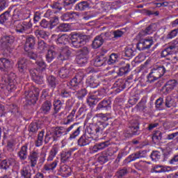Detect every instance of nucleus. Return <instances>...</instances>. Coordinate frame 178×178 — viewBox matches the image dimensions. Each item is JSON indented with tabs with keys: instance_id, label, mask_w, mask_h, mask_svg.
Returning a JSON list of instances; mask_svg holds the SVG:
<instances>
[{
	"instance_id": "nucleus-1",
	"label": "nucleus",
	"mask_w": 178,
	"mask_h": 178,
	"mask_svg": "<svg viewBox=\"0 0 178 178\" xmlns=\"http://www.w3.org/2000/svg\"><path fill=\"white\" fill-rule=\"evenodd\" d=\"M56 55H58L57 59L59 60H67L70 57V55H72V51H70L69 47L59 49V47L54 45L50 46L46 55L47 62L51 63V62L55 59V56H56Z\"/></svg>"
},
{
	"instance_id": "nucleus-2",
	"label": "nucleus",
	"mask_w": 178,
	"mask_h": 178,
	"mask_svg": "<svg viewBox=\"0 0 178 178\" xmlns=\"http://www.w3.org/2000/svg\"><path fill=\"white\" fill-rule=\"evenodd\" d=\"M165 73H166V67H165V66L154 67L147 75V83L156 81V80L161 79Z\"/></svg>"
},
{
	"instance_id": "nucleus-3",
	"label": "nucleus",
	"mask_w": 178,
	"mask_h": 178,
	"mask_svg": "<svg viewBox=\"0 0 178 178\" xmlns=\"http://www.w3.org/2000/svg\"><path fill=\"white\" fill-rule=\"evenodd\" d=\"M126 138H130L133 136H138L140 134V122L137 120H132L129 122L128 129L123 133Z\"/></svg>"
},
{
	"instance_id": "nucleus-4",
	"label": "nucleus",
	"mask_w": 178,
	"mask_h": 178,
	"mask_svg": "<svg viewBox=\"0 0 178 178\" xmlns=\"http://www.w3.org/2000/svg\"><path fill=\"white\" fill-rule=\"evenodd\" d=\"M90 41V36L87 35L74 34L71 36V45L74 48H81Z\"/></svg>"
},
{
	"instance_id": "nucleus-5",
	"label": "nucleus",
	"mask_w": 178,
	"mask_h": 178,
	"mask_svg": "<svg viewBox=\"0 0 178 178\" xmlns=\"http://www.w3.org/2000/svg\"><path fill=\"white\" fill-rule=\"evenodd\" d=\"M88 54H90V50L88 47H83V48L77 50L76 62L77 65L83 66L88 62Z\"/></svg>"
},
{
	"instance_id": "nucleus-6",
	"label": "nucleus",
	"mask_w": 178,
	"mask_h": 178,
	"mask_svg": "<svg viewBox=\"0 0 178 178\" xmlns=\"http://www.w3.org/2000/svg\"><path fill=\"white\" fill-rule=\"evenodd\" d=\"M63 136H66L67 133L70 131H72L69 137V140H76V138L80 136V133H81V126L79 125V123H74L68 128H65L63 127Z\"/></svg>"
},
{
	"instance_id": "nucleus-7",
	"label": "nucleus",
	"mask_w": 178,
	"mask_h": 178,
	"mask_svg": "<svg viewBox=\"0 0 178 178\" xmlns=\"http://www.w3.org/2000/svg\"><path fill=\"white\" fill-rule=\"evenodd\" d=\"M40 88L32 87L26 95L27 105H34L38 100Z\"/></svg>"
},
{
	"instance_id": "nucleus-8",
	"label": "nucleus",
	"mask_w": 178,
	"mask_h": 178,
	"mask_svg": "<svg viewBox=\"0 0 178 178\" xmlns=\"http://www.w3.org/2000/svg\"><path fill=\"white\" fill-rule=\"evenodd\" d=\"M63 127H54L49 130L46 135L53 139V141H56L59 137L64 136Z\"/></svg>"
},
{
	"instance_id": "nucleus-9",
	"label": "nucleus",
	"mask_w": 178,
	"mask_h": 178,
	"mask_svg": "<svg viewBox=\"0 0 178 178\" xmlns=\"http://www.w3.org/2000/svg\"><path fill=\"white\" fill-rule=\"evenodd\" d=\"M2 43L1 48L4 49V51H7L9 54L12 52V44L15 42V37L13 35H4L2 38Z\"/></svg>"
},
{
	"instance_id": "nucleus-10",
	"label": "nucleus",
	"mask_w": 178,
	"mask_h": 178,
	"mask_svg": "<svg viewBox=\"0 0 178 178\" xmlns=\"http://www.w3.org/2000/svg\"><path fill=\"white\" fill-rule=\"evenodd\" d=\"M33 27L31 24V19H25L22 24H18L16 26L15 31L17 33H27L28 30H30Z\"/></svg>"
},
{
	"instance_id": "nucleus-11",
	"label": "nucleus",
	"mask_w": 178,
	"mask_h": 178,
	"mask_svg": "<svg viewBox=\"0 0 178 178\" xmlns=\"http://www.w3.org/2000/svg\"><path fill=\"white\" fill-rule=\"evenodd\" d=\"M83 79H84V74L83 72H78L74 77L67 83V86H70L72 88L75 90H79L80 88V84L81 81H83Z\"/></svg>"
},
{
	"instance_id": "nucleus-12",
	"label": "nucleus",
	"mask_w": 178,
	"mask_h": 178,
	"mask_svg": "<svg viewBox=\"0 0 178 178\" xmlns=\"http://www.w3.org/2000/svg\"><path fill=\"white\" fill-rule=\"evenodd\" d=\"M152 45H154L152 38H147L140 40L137 44L136 48L139 51H144L145 49H149Z\"/></svg>"
},
{
	"instance_id": "nucleus-13",
	"label": "nucleus",
	"mask_w": 178,
	"mask_h": 178,
	"mask_svg": "<svg viewBox=\"0 0 178 178\" xmlns=\"http://www.w3.org/2000/svg\"><path fill=\"white\" fill-rule=\"evenodd\" d=\"M170 171H172V168L159 164L152 165L150 169V173H156V175H159L160 173H166Z\"/></svg>"
},
{
	"instance_id": "nucleus-14",
	"label": "nucleus",
	"mask_w": 178,
	"mask_h": 178,
	"mask_svg": "<svg viewBox=\"0 0 178 178\" xmlns=\"http://www.w3.org/2000/svg\"><path fill=\"white\" fill-rule=\"evenodd\" d=\"M106 127V124L104 122H98L97 124L94 125L93 127H90V134H97L99 136V134H102L105 128Z\"/></svg>"
},
{
	"instance_id": "nucleus-15",
	"label": "nucleus",
	"mask_w": 178,
	"mask_h": 178,
	"mask_svg": "<svg viewBox=\"0 0 178 178\" xmlns=\"http://www.w3.org/2000/svg\"><path fill=\"white\" fill-rule=\"evenodd\" d=\"M108 60V57L105 56L104 54L97 56L91 60V64L96 67H101L104 66L106 62Z\"/></svg>"
},
{
	"instance_id": "nucleus-16",
	"label": "nucleus",
	"mask_w": 178,
	"mask_h": 178,
	"mask_svg": "<svg viewBox=\"0 0 178 178\" xmlns=\"http://www.w3.org/2000/svg\"><path fill=\"white\" fill-rule=\"evenodd\" d=\"M112 102L109 99H104L102 102H100L97 107L96 111H104L105 109L106 111H109V109H111L112 108Z\"/></svg>"
},
{
	"instance_id": "nucleus-17",
	"label": "nucleus",
	"mask_w": 178,
	"mask_h": 178,
	"mask_svg": "<svg viewBox=\"0 0 178 178\" xmlns=\"http://www.w3.org/2000/svg\"><path fill=\"white\" fill-rule=\"evenodd\" d=\"M15 79H16V75L13 73H10L7 75V86L6 88L8 91H15L16 90V85H15Z\"/></svg>"
},
{
	"instance_id": "nucleus-18",
	"label": "nucleus",
	"mask_w": 178,
	"mask_h": 178,
	"mask_svg": "<svg viewBox=\"0 0 178 178\" xmlns=\"http://www.w3.org/2000/svg\"><path fill=\"white\" fill-rule=\"evenodd\" d=\"M141 158H147V150H140L136 152L129 155L127 159L129 160L128 162H133L136 161V159H141Z\"/></svg>"
},
{
	"instance_id": "nucleus-19",
	"label": "nucleus",
	"mask_w": 178,
	"mask_h": 178,
	"mask_svg": "<svg viewBox=\"0 0 178 178\" xmlns=\"http://www.w3.org/2000/svg\"><path fill=\"white\" fill-rule=\"evenodd\" d=\"M35 45V38L33 35H30L29 37L26 38L24 49L26 52H29V51H31V49H33Z\"/></svg>"
},
{
	"instance_id": "nucleus-20",
	"label": "nucleus",
	"mask_w": 178,
	"mask_h": 178,
	"mask_svg": "<svg viewBox=\"0 0 178 178\" xmlns=\"http://www.w3.org/2000/svg\"><path fill=\"white\" fill-rule=\"evenodd\" d=\"M176 86H177V81L175 79H170L165 83L164 86L163 87V90H165V94H169L170 92H172L173 90H175Z\"/></svg>"
},
{
	"instance_id": "nucleus-21",
	"label": "nucleus",
	"mask_w": 178,
	"mask_h": 178,
	"mask_svg": "<svg viewBox=\"0 0 178 178\" xmlns=\"http://www.w3.org/2000/svg\"><path fill=\"white\" fill-rule=\"evenodd\" d=\"M51 109H52V102L47 100L42 104L40 111L43 115H49Z\"/></svg>"
},
{
	"instance_id": "nucleus-22",
	"label": "nucleus",
	"mask_w": 178,
	"mask_h": 178,
	"mask_svg": "<svg viewBox=\"0 0 178 178\" xmlns=\"http://www.w3.org/2000/svg\"><path fill=\"white\" fill-rule=\"evenodd\" d=\"M104 98V95H102V92H97V95H89L87 99V102L89 104V105H97V102L98 101Z\"/></svg>"
},
{
	"instance_id": "nucleus-23",
	"label": "nucleus",
	"mask_w": 178,
	"mask_h": 178,
	"mask_svg": "<svg viewBox=\"0 0 178 178\" xmlns=\"http://www.w3.org/2000/svg\"><path fill=\"white\" fill-rule=\"evenodd\" d=\"M38 152L33 151L29 155L28 159L29 161L31 168H35L37 166V162L39 158Z\"/></svg>"
},
{
	"instance_id": "nucleus-24",
	"label": "nucleus",
	"mask_w": 178,
	"mask_h": 178,
	"mask_svg": "<svg viewBox=\"0 0 178 178\" xmlns=\"http://www.w3.org/2000/svg\"><path fill=\"white\" fill-rule=\"evenodd\" d=\"M13 65V62L8 58L0 59V70H1V72H5L8 70V69L12 68Z\"/></svg>"
},
{
	"instance_id": "nucleus-25",
	"label": "nucleus",
	"mask_w": 178,
	"mask_h": 178,
	"mask_svg": "<svg viewBox=\"0 0 178 178\" xmlns=\"http://www.w3.org/2000/svg\"><path fill=\"white\" fill-rule=\"evenodd\" d=\"M59 77L61 79H69L72 77V74L70 73V69L67 67V65L61 67L58 71Z\"/></svg>"
},
{
	"instance_id": "nucleus-26",
	"label": "nucleus",
	"mask_w": 178,
	"mask_h": 178,
	"mask_svg": "<svg viewBox=\"0 0 178 178\" xmlns=\"http://www.w3.org/2000/svg\"><path fill=\"white\" fill-rule=\"evenodd\" d=\"M8 115H11L13 118H20L22 113L19 107L15 104H10L9 106Z\"/></svg>"
},
{
	"instance_id": "nucleus-27",
	"label": "nucleus",
	"mask_w": 178,
	"mask_h": 178,
	"mask_svg": "<svg viewBox=\"0 0 178 178\" xmlns=\"http://www.w3.org/2000/svg\"><path fill=\"white\" fill-rule=\"evenodd\" d=\"M13 162H15V159L13 158L3 159L0 162V169H3V170H8Z\"/></svg>"
},
{
	"instance_id": "nucleus-28",
	"label": "nucleus",
	"mask_w": 178,
	"mask_h": 178,
	"mask_svg": "<svg viewBox=\"0 0 178 178\" xmlns=\"http://www.w3.org/2000/svg\"><path fill=\"white\" fill-rule=\"evenodd\" d=\"M91 143V138L87 136L86 134H83L77 140V145L79 147H86Z\"/></svg>"
},
{
	"instance_id": "nucleus-29",
	"label": "nucleus",
	"mask_w": 178,
	"mask_h": 178,
	"mask_svg": "<svg viewBox=\"0 0 178 178\" xmlns=\"http://www.w3.org/2000/svg\"><path fill=\"white\" fill-rule=\"evenodd\" d=\"M29 147L27 145H23L20 150L17 152V156L20 161H26L27 159V155H29Z\"/></svg>"
},
{
	"instance_id": "nucleus-30",
	"label": "nucleus",
	"mask_w": 178,
	"mask_h": 178,
	"mask_svg": "<svg viewBox=\"0 0 178 178\" xmlns=\"http://www.w3.org/2000/svg\"><path fill=\"white\" fill-rule=\"evenodd\" d=\"M54 112L53 115H55L59 113V111L62 108H63V102L60 101L59 99H54L53 102Z\"/></svg>"
},
{
	"instance_id": "nucleus-31",
	"label": "nucleus",
	"mask_w": 178,
	"mask_h": 178,
	"mask_svg": "<svg viewBox=\"0 0 178 178\" xmlns=\"http://www.w3.org/2000/svg\"><path fill=\"white\" fill-rule=\"evenodd\" d=\"M20 175L23 178H31L33 174H31V169L30 168V165H26L23 166L20 170Z\"/></svg>"
},
{
	"instance_id": "nucleus-32",
	"label": "nucleus",
	"mask_w": 178,
	"mask_h": 178,
	"mask_svg": "<svg viewBox=\"0 0 178 178\" xmlns=\"http://www.w3.org/2000/svg\"><path fill=\"white\" fill-rule=\"evenodd\" d=\"M104 39L102 38L101 35H97L95 38L92 43V47L94 49H97L102 46L104 44Z\"/></svg>"
},
{
	"instance_id": "nucleus-33",
	"label": "nucleus",
	"mask_w": 178,
	"mask_h": 178,
	"mask_svg": "<svg viewBox=\"0 0 178 178\" xmlns=\"http://www.w3.org/2000/svg\"><path fill=\"white\" fill-rule=\"evenodd\" d=\"M76 149H77L76 147H74L70 149L67 152H63V153L61 154V162L65 163V162H66V161H67L69 158L72 156V154H73V152H74V151H76Z\"/></svg>"
},
{
	"instance_id": "nucleus-34",
	"label": "nucleus",
	"mask_w": 178,
	"mask_h": 178,
	"mask_svg": "<svg viewBox=\"0 0 178 178\" xmlns=\"http://www.w3.org/2000/svg\"><path fill=\"white\" fill-rule=\"evenodd\" d=\"M165 105L166 108H176L177 104L175 99L172 98V96H167L165 100Z\"/></svg>"
},
{
	"instance_id": "nucleus-35",
	"label": "nucleus",
	"mask_w": 178,
	"mask_h": 178,
	"mask_svg": "<svg viewBox=\"0 0 178 178\" xmlns=\"http://www.w3.org/2000/svg\"><path fill=\"white\" fill-rule=\"evenodd\" d=\"M90 1H83L77 3L75 6L76 10H86L88 8H90Z\"/></svg>"
},
{
	"instance_id": "nucleus-36",
	"label": "nucleus",
	"mask_w": 178,
	"mask_h": 178,
	"mask_svg": "<svg viewBox=\"0 0 178 178\" xmlns=\"http://www.w3.org/2000/svg\"><path fill=\"white\" fill-rule=\"evenodd\" d=\"M40 98L44 101L52 102V95L49 94V89H44L42 91Z\"/></svg>"
},
{
	"instance_id": "nucleus-37",
	"label": "nucleus",
	"mask_w": 178,
	"mask_h": 178,
	"mask_svg": "<svg viewBox=\"0 0 178 178\" xmlns=\"http://www.w3.org/2000/svg\"><path fill=\"white\" fill-rule=\"evenodd\" d=\"M58 166V161H54L53 163L50 164H46L44 165L43 169L46 170V172H49V173H54V170L55 168Z\"/></svg>"
},
{
	"instance_id": "nucleus-38",
	"label": "nucleus",
	"mask_w": 178,
	"mask_h": 178,
	"mask_svg": "<svg viewBox=\"0 0 178 178\" xmlns=\"http://www.w3.org/2000/svg\"><path fill=\"white\" fill-rule=\"evenodd\" d=\"M130 70H131L130 68V63H127L119 69L118 73L119 76H124V74H127Z\"/></svg>"
},
{
	"instance_id": "nucleus-39",
	"label": "nucleus",
	"mask_w": 178,
	"mask_h": 178,
	"mask_svg": "<svg viewBox=\"0 0 178 178\" xmlns=\"http://www.w3.org/2000/svg\"><path fill=\"white\" fill-rule=\"evenodd\" d=\"M38 129H40L38 123L32 122L29 126L28 131H29V134H31V136H33V134H35V133L38 131Z\"/></svg>"
},
{
	"instance_id": "nucleus-40",
	"label": "nucleus",
	"mask_w": 178,
	"mask_h": 178,
	"mask_svg": "<svg viewBox=\"0 0 178 178\" xmlns=\"http://www.w3.org/2000/svg\"><path fill=\"white\" fill-rule=\"evenodd\" d=\"M69 41V36L66 34H63L58 37L56 39V44L59 45H65V44Z\"/></svg>"
},
{
	"instance_id": "nucleus-41",
	"label": "nucleus",
	"mask_w": 178,
	"mask_h": 178,
	"mask_svg": "<svg viewBox=\"0 0 178 178\" xmlns=\"http://www.w3.org/2000/svg\"><path fill=\"white\" fill-rule=\"evenodd\" d=\"M74 15H77V13H66L61 16V20H63V22H69V20H73V19H74Z\"/></svg>"
},
{
	"instance_id": "nucleus-42",
	"label": "nucleus",
	"mask_w": 178,
	"mask_h": 178,
	"mask_svg": "<svg viewBox=\"0 0 178 178\" xmlns=\"http://www.w3.org/2000/svg\"><path fill=\"white\" fill-rule=\"evenodd\" d=\"M162 153L161 152L156 150L153 151L150 155V158L152 159V161L154 162H158V161H162Z\"/></svg>"
},
{
	"instance_id": "nucleus-43",
	"label": "nucleus",
	"mask_w": 178,
	"mask_h": 178,
	"mask_svg": "<svg viewBox=\"0 0 178 178\" xmlns=\"http://www.w3.org/2000/svg\"><path fill=\"white\" fill-rule=\"evenodd\" d=\"M35 34L38 38H43V40H48L49 37V33L43 30H36Z\"/></svg>"
},
{
	"instance_id": "nucleus-44",
	"label": "nucleus",
	"mask_w": 178,
	"mask_h": 178,
	"mask_svg": "<svg viewBox=\"0 0 178 178\" xmlns=\"http://www.w3.org/2000/svg\"><path fill=\"white\" fill-rule=\"evenodd\" d=\"M58 151H59V147L56 145H54L49 152V157L47 158L48 161H54V158L56 156V154H58Z\"/></svg>"
},
{
	"instance_id": "nucleus-45",
	"label": "nucleus",
	"mask_w": 178,
	"mask_h": 178,
	"mask_svg": "<svg viewBox=\"0 0 178 178\" xmlns=\"http://www.w3.org/2000/svg\"><path fill=\"white\" fill-rule=\"evenodd\" d=\"M152 138L154 144H158L162 140V132L161 131H155Z\"/></svg>"
},
{
	"instance_id": "nucleus-46",
	"label": "nucleus",
	"mask_w": 178,
	"mask_h": 178,
	"mask_svg": "<svg viewBox=\"0 0 178 178\" xmlns=\"http://www.w3.org/2000/svg\"><path fill=\"white\" fill-rule=\"evenodd\" d=\"M152 27H154V24H150L149 26H147L145 29V30L141 31L138 35L139 38L144 37V35L152 34V31H154V30L152 29Z\"/></svg>"
},
{
	"instance_id": "nucleus-47",
	"label": "nucleus",
	"mask_w": 178,
	"mask_h": 178,
	"mask_svg": "<svg viewBox=\"0 0 178 178\" xmlns=\"http://www.w3.org/2000/svg\"><path fill=\"white\" fill-rule=\"evenodd\" d=\"M74 94H75V95H76V98H78V99H83V98H84V97H86V95H87L88 91H87V89L82 88L77 91H75L74 92Z\"/></svg>"
},
{
	"instance_id": "nucleus-48",
	"label": "nucleus",
	"mask_w": 178,
	"mask_h": 178,
	"mask_svg": "<svg viewBox=\"0 0 178 178\" xmlns=\"http://www.w3.org/2000/svg\"><path fill=\"white\" fill-rule=\"evenodd\" d=\"M10 17V10H7L0 15V24H3L9 20Z\"/></svg>"
},
{
	"instance_id": "nucleus-49",
	"label": "nucleus",
	"mask_w": 178,
	"mask_h": 178,
	"mask_svg": "<svg viewBox=\"0 0 178 178\" xmlns=\"http://www.w3.org/2000/svg\"><path fill=\"white\" fill-rule=\"evenodd\" d=\"M47 80L49 87H51V88H56V83H58V81H56V78L55 76L50 75L47 76Z\"/></svg>"
},
{
	"instance_id": "nucleus-50",
	"label": "nucleus",
	"mask_w": 178,
	"mask_h": 178,
	"mask_svg": "<svg viewBox=\"0 0 178 178\" xmlns=\"http://www.w3.org/2000/svg\"><path fill=\"white\" fill-rule=\"evenodd\" d=\"M97 161L99 163H100L101 165H104V163H106L109 161L108 159V155L106 154V152H102L99 156L97 159Z\"/></svg>"
},
{
	"instance_id": "nucleus-51",
	"label": "nucleus",
	"mask_w": 178,
	"mask_h": 178,
	"mask_svg": "<svg viewBox=\"0 0 178 178\" xmlns=\"http://www.w3.org/2000/svg\"><path fill=\"white\" fill-rule=\"evenodd\" d=\"M76 112H77V108H74L70 115L67 117V120L65 122V124H70V123L74 120Z\"/></svg>"
},
{
	"instance_id": "nucleus-52",
	"label": "nucleus",
	"mask_w": 178,
	"mask_h": 178,
	"mask_svg": "<svg viewBox=\"0 0 178 178\" xmlns=\"http://www.w3.org/2000/svg\"><path fill=\"white\" fill-rule=\"evenodd\" d=\"M42 141H44V131H41L38 135V139L35 142V147H41L42 145Z\"/></svg>"
},
{
	"instance_id": "nucleus-53",
	"label": "nucleus",
	"mask_w": 178,
	"mask_h": 178,
	"mask_svg": "<svg viewBox=\"0 0 178 178\" xmlns=\"http://www.w3.org/2000/svg\"><path fill=\"white\" fill-rule=\"evenodd\" d=\"M136 55V51L131 47H126L124 56L127 58H133Z\"/></svg>"
},
{
	"instance_id": "nucleus-54",
	"label": "nucleus",
	"mask_w": 178,
	"mask_h": 178,
	"mask_svg": "<svg viewBox=\"0 0 178 178\" xmlns=\"http://www.w3.org/2000/svg\"><path fill=\"white\" fill-rule=\"evenodd\" d=\"M128 173H129V171H127V168H124L121 170H118L115 173V176L117 178H123Z\"/></svg>"
},
{
	"instance_id": "nucleus-55",
	"label": "nucleus",
	"mask_w": 178,
	"mask_h": 178,
	"mask_svg": "<svg viewBox=\"0 0 178 178\" xmlns=\"http://www.w3.org/2000/svg\"><path fill=\"white\" fill-rule=\"evenodd\" d=\"M116 62H118V54H111L107 60L108 65H113V63H116Z\"/></svg>"
},
{
	"instance_id": "nucleus-56",
	"label": "nucleus",
	"mask_w": 178,
	"mask_h": 178,
	"mask_svg": "<svg viewBox=\"0 0 178 178\" xmlns=\"http://www.w3.org/2000/svg\"><path fill=\"white\" fill-rule=\"evenodd\" d=\"M38 49H40V52H44V51L48 50L47 44L43 40H40L38 42Z\"/></svg>"
},
{
	"instance_id": "nucleus-57",
	"label": "nucleus",
	"mask_w": 178,
	"mask_h": 178,
	"mask_svg": "<svg viewBox=\"0 0 178 178\" xmlns=\"http://www.w3.org/2000/svg\"><path fill=\"white\" fill-rule=\"evenodd\" d=\"M49 24H50V30H52L55 26L58 25L59 23V18L57 16H54L53 18L50 19Z\"/></svg>"
},
{
	"instance_id": "nucleus-58",
	"label": "nucleus",
	"mask_w": 178,
	"mask_h": 178,
	"mask_svg": "<svg viewBox=\"0 0 178 178\" xmlns=\"http://www.w3.org/2000/svg\"><path fill=\"white\" fill-rule=\"evenodd\" d=\"M16 143L13 140H9L7 143L6 148L9 152H13L15 151V147Z\"/></svg>"
},
{
	"instance_id": "nucleus-59",
	"label": "nucleus",
	"mask_w": 178,
	"mask_h": 178,
	"mask_svg": "<svg viewBox=\"0 0 178 178\" xmlns=\"http://www.w3.org/2000/svg\"><path fill=\"white\" fill-rule=\"evenodd\" d=\"M40 70L38 68H33V69L29 70V73L33 79L40 76Z\"/></svg>"
},
{
	"instance_id": "nucleus-60",
	"label": "nucleus",
	"mask_w": 178,
	"mask_h": 178,
	"mask_svg": "<svg viewBox=\"0 0 178 178\" xmlns=\"http://www.w3.org/2000/svg\"><path fill=\"white\" fill-rule=\"evenodd\" d=\"M58 30L61 32L66 33L70 30L69 24H60L58 27Z\"/></svg>"
},
{
	"instance_id": "nucleus-61",
	"label": "nucleus",
	"mask_w": 178,
	"mask_h": 178,
	"mask_svg": "<svg viewBox=\"0 0 178 178\" xmlns=\"http://www.w3.org/2000/svg\"><path fill=\"white\" fill-rule=\"evenodd\" d=\"M76 2H77V0H63V6L65 8L69 6L70 8H72Z\"/></svg>"
},
{
	"instance_id": "nucleus-62",
	"label": "nucleus",
	"mask_w": 178,
	"mask_h": 178,
	"mask_svg": "<svg viewBox=\"0 0 178 178\" xmlns=\"http://www.w3.org/2000/svg\"><path fill=\"white\" fill-rule=\"evenodd\" d=\"M97 145L100 151H102V149H105V148L109 147V145H111V142L109 140H106L104 142L97 143Z\"/></svg>"
},
{
	"instance_id": "nucleus-63",
	"label": "nucleus",
	"mask_w": 178,
	"mask_h": 178,
	"mask_svg": "<svg viewBox=\"0 0 178 178\" xmlns=\"http://www.w3.org/2000/svg\"><path fill=\"white\" fill-rule=\"evenodd\" d=\"M40 26L42 29H51V24H49V21H47L45 19H43L40 21Z\"/></svg>"
},
{
	"instance_id": "nucleus-64",
	"label": "nucleus",
	"mask_w": 178,
	"mask_h": 178,
	"mask_svg": "<svg viewBox=\"0 0 178 178\" xmlns=\"http://www.w3.org/2000/svg\"><path fill=\"white\" fill-rule=\"evenodd\" d=\"M156 108L159 109V111L162 110L163 108V98L159 97L156 101Z\"/></svg>"
}]
</instances>
